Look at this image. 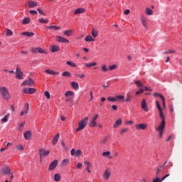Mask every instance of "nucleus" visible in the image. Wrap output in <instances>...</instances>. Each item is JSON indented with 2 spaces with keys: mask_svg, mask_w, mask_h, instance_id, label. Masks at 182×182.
<instances>
[{
  "mask_svg": "<svg viewBox=\"0 0 182 182\" xmlns=\"http://www.w3.org/2000/svg\"><path fill=\"white\" fill-rule=\"evenodd\" d=\"M167 177H170V173L166 174L164 176L161 178L162 181H164Z\"/></svg>",
  "mask_w": 182,
  "mask_h": 182,
  "instance_id": "61",
  "label": "nucleus"
},
{
  "mask_svg": "<svg viewBox=\"0 0 182 182\" xmlns=\"http://www.w3.org/2000/svg\"><path fill=\"white\" fill-rule=\"evenodd\" d=\"M69 96H75V92H73V91H67L65 93V97H69Z\"/></svg>",
  "mask_w": 182,
  "mask_h": 182,
  "instance_id": "34",
  "label": "nucleus"
},
{
  "mask_svg": "<svg viewBox=\"0 0 182 182\" xmlns=\"http://www.w3.org/2000/svg\"><path fill=\"white\" fill-rule=\"evenodd\" d=\"M73 31L72 30H67L63 32V34L65 35L66 36H72Z\"/></svg>",
  "mask_w": 182,
  "mask_h": 182,
  "instance_id": "39",
  "label": "nucleus"
},
{
  "mask_svg": "<svg viewBox=\"0 0 182 182\" xmlns=\"http://www.w3.org/2000/svg\"><path fill=\"white\" fill-rule=\"evenodd\" d=\"M97 65V63H85V66L86 68H93V66H96Z\"/></svg>",
  "mask_w": 182,
  "mask_h": 182,
  "instance_id": "33",
  "label": "nucleus"
},
{
  "mask_svg": "<svg viewBox=\"0 0 182 182\" xmlns=\"http://www.w3.org/2000/svg\"><path fill=\"white\" fill-rule=\"evenodd\" d=\"M11 116L10 113H8L6 116L1 119V123H6L8 122V119Z\"/></svg>",
  "mask_w": 182,
  "mask_h": 182,
  "instance_id": "26",
  "label": "nucleus"
},
{
  "mask_svg": "<svg viewBox=\"0 0 182 182\" xmlns=\"http://www.w3.org/2000/svg\"><path fill=\"white\" fill-rule=\"evenodd\" d=\"M141 22L144 28H147V18H146L144 16H141Z\"/></svg>",
  "mask_w": 182,
  "mask_h": 182,
  "instance_id": "20",
  "label": "nucleus"
},
{
  "mask_svg": "<svg viewBox=\"0 0 182 182\" xmlns=\"http://www.w3.org/2000/svg\"><path fill=\"white\" fill-rule=\"evenodd\" d=\"M110 176H112V171H110V169H106L102 175V178L103 180L107 181L110 178Z\"/></svg>",
  "mask_w": 182,
  "mask_h": 182,
  "instance_id": "8",
  "label": "nucleus"
},
{
  "mask_svg": "<svg viewBox=\"0 0 182 182\" xmlns=\"http://www.w3.org/2000/svg\"><path fill=\"white\" fill-rule=\"evenodd\" d=\"M119 126H122V118L118 119L113 125V129H117Z\"/></svg>",
  "mask_w": 182,
  "mask_h": 182,
  "instance_id": "21",
  "label": "nucleus"
},
{
  "mask_svg": "<svg viewBox=\"0 0 182 182\" xmlns=\"http://www.w3.org/2000/svg\"><path fill=\"white\" fill-rule=\"evenodd\" d=\"M24 127H25V122L20 123L18 127V132H22L23 130Z\"/></svg>",
  "mask_w": 182,
  "mask_h": 182,
  "instance_id": "35",
  "label": "nucleus"
},
{
  "mask_svg": "<svg viewBox=\"0 0 182 182\" xmlns=\"http://www.w3.org/2000/svg\"><path fill=\"white\" fill-rule=\"evenodd\" d=\"M135 84L136 85V86H138V87H143V85L141 84V82H140V80L135 81Z\"/></svg>",
  "mask_w": 182,
  "mask_h": 182,
  "instance_id": "50",
  "label": "nucleus"
},
{
  "mask_svg": "<svg viewBox=\"0 0 182 182\" xmlns=\"http://www.w3.org/2000/svg\"><path fill=\"white\" fill-rule=\"evenodd\" d=\"M146 14L147 15L151 16V15H153V10H151V9L146 8Z\"/></svg>",
  "mask_w": 182,
  "mask_h": 182,
  "instance_id": "42",
  "label": "nucleus"
},
{
  "mask_svg": "<svg viewBox=\"0 0 182 182\" xmlns=\"http://www.w3.org/2000/svg\"><path fill=\"white\" fill-rule=\"evenodd\" d=\"M70 154L71 156H76L77 157H79L80 156L82 155V151L80 149H77L76 151V149H73L70 151Z\"/></svg>",
  "mask_w": 182,
  "mask_h": 182,
  "instance_id": "12",
  "label": "nucleus"
},
{
  "mask_svg": "<svg viewBox=\"0 0 182 182\" xmlns=\"http://www.w3.org/2000/svg\"><path fill=\"white\" fill-rule=\"evenodd\" d=\"M39 22L40 23H48L49 21L48 19L40 18Z\"/></svg>",
  "mask_w": 182,
  "mask_h": 182,
  "instance_id": "46",
  "label": "nucleus"
},
{
  "mask_svg": "<svg viewBox=\"0 0 182 182\" xmlns=\"http://www.w3.org/2000/svg\"><path fill=\"white\" fill-rule=\"evenodd\" d=\"M29 112V103L26 102L25 104V110L20 112V116H24V114H28Z\"/></svg>",
  "mask_w": 182,
  "mask_h": 182,
  "instance_id": "16",
  "label": "nucleus"
},
{
  "mask_svg": "<svg viewBox=\"0 0 182 182\" xmlns=\"http://www.w3.org/2000/svg\"><path fill=\"white\" fill-rule=\"evenodd\" d=\"M1 174L3 176H9L12 174V171L9 166H5L1 168Z\"/></svg>",
  "mask_w": 182,
  "mask_h": 182,
  "instance_id": "6",
  "label": "nucleus"
},
{
  "mask_svg": "<svg viewBox=\"0 0 182 182\" xmlns=\"http://www.w3.org/2000/svg\"><path fill=\"white\" fill-rule=\"evenodd\" d=\"M167 53H176V50H168L164 52V55H167Z\"/></svg>",
  "mask_w": 182,
  "mask_h": 182,
  "instance_id": "54",
  "label": "nucleus"
},
{
  "mask_svg": "<svg viewBox=\"0 0 182 182\" xmlns=\"http://www.w3.org/2000/svg\"><path fill=\"white\" fill-rule=\"evenodd\" d=\"M97 35H98L97 31H96V29H95V28H92V36L93 38H97Z\"/></svg>",
  "mask_w": 182,
  "mask_h": 182,
  "instance_id": "36",
  "label": "nucleus"
},
{
  "mask_svg": "<svg viewBox=\"0 0 182 182\" xmlns=\"http://www.w3.org/2000/svg\"><path fill=\"white\" fill-rule=\"evenodd\" d=\"M62 76H64L65 77H72V74H70L69 71H65L62 73Z\"/></svg>",
  "mask_w": 182,
  "mask_h": 182,
  "instance_id": "32",
  "label": "nucleus"
},
{
  "mask_svg": "<svg viewBox=\"0 0 182 182\" xmlns=\"http://www.w3.org/2000/svg\"><path fill=\"white\" fill-rule=\"evenodd\" d=\"M45 73H47V75H59V72L53 71L52 70H46Z\"/></svg>",
  "mask_w": 182,
  "mask_h": 182,
  "instance_id": "23",
  "label": "nucleus"
},
{
  "mask_svg": "<svg viewBox=\"0 0 182 182\" xmlns=\"http://www.w3.org/2000/svg\"><path fill=\"white\" fill-rule=\"evenodd\" d=\"M68 163H69V159H63L61 166L63 167V166H68Z\"/></svg>",
  "mask_w": 182,
  "mask_h": 182,
  "instance_id": "41",
  "label": "nucleus"
},
{
  "mask_svg": "<svg viewBox=\"0 0 182 182\" xmlns=\"http://www.w3.org/2000/svg\"><path fill=\"white\" fill-rule=\"evenodd\" d=\"M28 8H36V6H38V3L33 1H29L27 3Z\"/></svg>",
  "mask_w": 182,
  "mask_h": 182,
  "instance_id": "17",
  "label": "nucleus"
},
{
  "mask_svg": "<svg viewBox=\"0 0 182 182\" xmlns=\"http://www.w3.org/2000/svg\"><path fill=\"white\" fill-rule=\"evenodd\" d=\"M77 77H79L80 79H85L86 77V75L85 74H75Z\"/></svg>",
  "mask_w": 182,
  "mask_h": 182,
  "instance_id": "48",
  "label": "nucleus"
},
{
  "mask_svg": "<svg viewBox=\"0 0 182 182\" xmlns=\"http://www.w3.org/2000/svg\"><path fill=\"white\" fill-rule=\"evenodd\" d=\"M84 163H85V164L86 166V168L87 167H90V166H91L90 162H89L87 161H85Z\"/></svg>",
  "mask_w": 182,
  "mask_h": 182,
  "instance_id": "62",
  "label": "nucleus"
},
{
  "mask_svg": "<svg viewBox=\"0 0 182 182\" xmlns=\"http://www.w3.org/2000/svg\"><path fill=\"white\" fill-rule=\"evenodd\" d=\"M59 137H60V134L59 133H57L52 141L53 146H56V144L58 143V140H59Z\"/></svg>",
  "mask_w": 182,
  "mask_h": 182,
  "instance_id": "18",
  "label": "nucleus"
},
{
  "mask_svg": "<svg viewBox=\"0 0 182 182\" xmlns=\"http://www.w3.org/2000/svg\"><path fill=\"white\" fill-rule=\"evenodd\" d=\"M55 181H60V175L59 173H55L54 176Z\"/></svg>",
  "mask_w": 182,
  "mask_h": 182,
  "instance_id": "40",
  "label": "nucleus"
},
{
  "mask_svg": "<svg viewBox=\"0 0 182 182\" xmlns=\"http://www.w3.org/2000/svg\"><path fill=\"white\" fill-rule=\"evenodd\" d=\"M89 122V117H85L78 122V127L76 129V132H80L87 126Z\"/></svg>",
  "mask_w": 182,
  "mask_h": 182,
  "instance_id": "2",
  "label": "nucleus"
},
{
  "mask_svg": "<svg viewBox=\"0 0 182 182\" xmlns=\"http://www.w3.org/2000/svg\"><path fill=\"white\" fill-rule=\"evenodd\" d=\"M71 86L75 89V90H79V84L75 82H71Z\"/></svg>",
  "mask_w": 182,
  "mask_h": 182,
  "instance_id": "30",
  "label": "nucleus"
},
{
  "mask_svg": "<svg viewBox=\"0 0 182 182\" xmlns=\"http://www.w3.org/2000/svg\"><path fill=\"white\" fill-rule=\"evenodd\" d=\"M31 52L33 53H47L46 51H45L42 48L38 47L35 48H32L31 50Z\"/></svg>",
  "mask_w": 182,
  "mask_h": 182,
  "instance_id": "10",
  "label": "nucleus"
},
{
  "mask_svg": "<svg viewBox=\"0 0 182 182\" xmlns=\"http://www.w3.org/2000/svg\"><path fill=\"white\" fill-rule=\"evenodd\" d=\"M163 179L159 177V176H156V178H153V181L152 182H162Z\"/></svg>",
  "mask_w": 182,
  "mask_h": 182,
  "instance_id": "45",
  "label": "nucleus"
},
{
  "mask_svg": "<svg viewBox=\"0 0 182 182\" xmlns=\"http://www.w3.org/2000/svg\"><path fill=\"white\" fill-rule=\"evenodd\" d=\"M133 97L132 95H130V93H127V98L125 100H124V102H132V98Z\"/></svg>",
  "mask_w": 182,
  "mask_h": 182,
  "instance_id": "31",
  "label": "nucleus"
},
{
  "mask_svg": "<svg viewBox=\"0 0 182 182\" xmlns=\"http://www.w3.org/2000/svg\"><path fill=\"white\" fill-rule=\"evenodd\" d=\"M44 95H45L46 99H50V94L49 93L48 91L44 92Z\"/></svg>",
  "mask_w": 182,
  "mask_h": 182,
  "instance_id": "53",
  "label": "nucleus"
},
{
  "mask_svg": "<svg viewBox=\"0 0 182 182\" xmlns=\"http://www.w3.org/2000/svg\"><path fill=\"white\" fill-rule=\"evenodd\" d=\"M29 14H31V15H36L38 14V11H36L35 10H31L29 11Z\"/></svg>",
  "mask_w": 182,
  "mask_h": 182,
  "instance_id": "58",
  "label": "nucleus"
},
{
  "mask_svg": "<svg viewBox=\"0 0 182 182\" xmlns=\"http://www.w3.org/2000/svg\"><path fill=\"white\" fill-rule=\"evenodd\" d=\"M52 29H54V31H59L60 29V26H51Z\"/></svg>",
  "mask_w": 182,
  "mask_h": 182,
  "instance_id": "56",
  "label": "nucleus"
},
{
  "mask_svg": "<svg viewBox=\"0 0 182 182\" xmlns=\"http://www.w3.org/2000/svg\"><path fill=\"white\" fill-rule=\"evenodd\" d=\"M56 41H57V42H60V43H69V40H68L60 36H56Z\"/></svg>",
  "mask_w": 182,
  "mask_h": 182,
  "instance_id": "14",
  "label": "nucleus"
},
{
  "mask_svg": "<svg viewBox=\"0 0 182 182\" xmlns=\"http://www.w3.org/2000/svg\"><path fill=\"white\" fill-rule=\"evenodd\" d=\"M21 85H22V86L31 87L35 85V81L33 80H32L31 78H28V80H24Z\"/></svg>",
  "mask_w": 182,
  "mask_h": 182,
  "instance_id": "7",
  "label": "nucleus"
},
{
  "mask_svg": "<svg viewBox=\"0 0 182 182\" xmlns=\"http://www.w3.org/2000/svg\"><path fill=\"white\" fill-rule=\"evenodd\" d=\"M39 153V156H40V160H42L43 157H46V156H49V154L50 153V151L43 149V148H41L38 151Z\"/></svg>",
  "mask_w": 182,
  "mask_h": 182,
  "instance_id": "4",
  "label": "nucleus"
},
{
  "mask_svg": "<svg viewBox=\"0 0 182 182\" xmlns=\"http://www.w3.org/2000/svg\"><path fill=\"white\" fill-rule=\"evenodd\" d=\"M0 93L2 97L5 99V100H8V99L11 97V95H9V91H8V89H6V87H2L0 88Z\"/></svg>",
  "mask_w": 182,
  "mask_h": 182,
  "instance_id": "3",
  "label": "nucleus"
},
{
  "mask_svg": "<svg viewBox=\"0 0 182 182\" xmlns=\"http://www.w3.org/2000/svg\"><path fill=\"white\" fill-rule=\"evenodd\" d=\"M117 68V65H112L109 66V70H114V69H116Z\"/></svg>",
  "mask_w": 182,
  "mask_h": 182,
  "instance_id": "55",
  "label": "nucleus"
},
{
  "mask_svg": "<svg viewBox=\"0 0 182 182\" xmlns=\"http://www.w3.org/2000/svg\"><path fill=\"white\" fill-rule=\"evenodd\" d=\"M154 96H158V97H161V100H162V105L164 106V107H166V100H164V97L163 95H161V94L160 93H154Z\"/></svg>",
  "mask_w": 182,
  "mask_h": 182,
  "instance_id": "19",
  "label": "nucleus"
},
{
  "mask_svg": "<svg viewBox=\"0 0 182 182\" xmlns=\"http://www.w3.org/2000/svg\"><path fill=\"white\" fill-rule=\"evenodd\" d=\"M23 25H26L28 23H31V18L29 17H26L22 21Z\"/></svg>",
  "mask_w": 182,
  "mask_h": 182,
  "instance_id": "28",
  "label": "nucleus"
},
{
  "mask_svg": "<svg viewBox=\"0 0 182 182\" xmlns=\"http://www.w3.org/2000/svg\"><path fill=\"white\" fill-rule=\"evenodd\" d=\"M135 128L136 130H146L147 129V124L141 123L135 125Z\"/></svg>",
  "mask_w": 182,
  "mask_h": 182,
  "instance_id": "9",
  "label": "nucleus"
},
{
  "mask_svg": "<svg viewBox=\"0 0 182 182\" xmlns=\"http://www.w3.org/2000/svg\"><path fill=\"white\" fill-rule=\"evenodd\" d=\"M156 107L159 112V117L160 119H161V123L156 129L157 132H159V137H162L163 136V132H164V127L166 126V120L164 114H163V109H161V107L160 106V102L159 101L156 102Z\"/></svg>",
  "mask_w": 182,
  "mask_h": 182,
  "instance_id": "1",
  "label": "nucleus"
},
{
  "mask_svg": "<svg viewBox=\"0 0 182 182\" xmlns=\"http://www.w3.org/2000/svg\"><path fill=\"white\" fill-rule=\"evenodd\" d=\"M115 98L117 99V100H123V99H124V96H123V95H117L115 97Z\"/></svg>",
  "mask_w": 182,
  "mask_h": 182,
  "instance_id": "51",
  "label": "nucleus"
},
{
  "mask_svg": "<svg viewBox=\"0 0 182 182\" xmlns=\"http://www.w3.org/2000/svg\"><path fill=\"white\" fill-rule=\"evenodd\" d=\"M85 42H95V39L92 37V36H87L85 38Z\"/></svg>",
  "mask_w": 182,
  "mask_h": 182,
  "instance_id": "29",
  "label": "nucleus"
},
{
  "mask_svg": "<svg viewBox=\"0 0 182 182\" xmlns=\"http://www.w3.org/2000/svg\"><path fill=\"white\" fill-rule=\"evenodd\" d=\"M23 136L26 140H29V139H31V136H32V134L31 133V131H27L24 133Z\"/></svg>",
  "mask_w": 182,
  "mask_h": 182,
  "instance_id": "24",
  "label": "nucleus"
},
{
  "mask_svg": "<svg viewBox=\"0 0 182 182\" xmlns=\"http://www.w3.org/2000/svg\"><path fill=\"white\" fill-rule=\"evenodd\" d=\"M21 35H23V36H28V38H32V36H33L35 33L31 32H23Z\"/></svg>",
  "mask_w": 182,
  "mask_h": 182,
  "instance_id": "27",
  "label": "nucleus"
},
{
  "mask_svg": "<svg viewBox=\"0 0 182 182\" xmlns=\"http://www.w3.org/2000/svg\"><path fill=\"white\" fill-rule=\"evenodd\" d=\"M85 11L86 10L85 9H83V8L77 9L74 11V15H79V14H85Z\"/></svg>",
  "mask_w": 182,
  "mask_h": 182,
  "instance_id": "22",
  "label": "nucleus"
},
{
  "mask_svg": "<svg viewBox=\"0 0 182 182\" xmlns=\"http://www.w3.org/2000/svg\"><path fill=\"white\" fill-rule=\"evenodd\" d=\"M16 148L18 149V150H23V146L22 145H17L16 146Z\"/></svg>",
  "mask_w": 182,
  "mask_h": 182,
  "instance_id": "59",
  "label": "nucleus"
},
{
  "mask_svg": "<svg viewBox=\"0 0 182 182\" xmlns=\"http://www.w3.org/2000/svg\"><path fill=\"white\" fill-rule=\"evenodd\" d=\"M16 79L22 80L23 79V72H22V70L19 68V67H16V70L15 73Z\"/></svg>",
  "mask_w": 182,
  "mask_h": 182,
  "instance_id": "5",
  "label": "nucleus"
},
{
  "mask_svg": "<svg viewBox=\"0 0 182 182\" xmlns=\"http://www.w3.org/2000/svg\"><path fill=\"white\" fill-rule=\"evenodd\" d=\"M67 65H68V66H72V68H76V63H73L72 61H67Z\"/></svg>",
  "mask_w": 182,
  "mask_h": 182,
  "instance_id": "43",
  "label": "nucleus"
},
{
  "mask_svg": "<svg viewBox=\"0 0 182 182\" xmlns=\"http://www.w3.org/2000/svg\"><path fill=\"white\" fill-rule=\"evenodd\" d=\"M60 48H59V46H55L53 45L51 48H50V51L53 53H55V52H59V50Z\"/></svg>",
  "mask_w": 182,
  "mask_h": 182,
  "instance_id": "25",
  "label": "nucleus"
},
{
  "mask_svg": "<svg viewBox=\"0 0 182 182\" xmlns=\"http://www.w3.org/2000/svg\"><path fill=\"white\" fill-rule=\"evenodd\" d=\"M23 93H26V95H33V93H36V89L35 88H24L23 90Z\"/></svg>",
  "mask_w": 182,
  "mask_h": 182,
  "instance_id": "11",
  "label": "nucleus"
},
{
  "mask_svg": "<svg viewBox=\"0 0 182 182\" xmlns=\"http://www.w3.org/2000/svg\"><path fill=\"white\" fill-rule=\"evenodd\" d=\"M143 92H144V90L143 88H140L139 90L136 92V95H140L143 93Z\"/></svg>",
  "mask_w": 182,
  "mask_h": 182,
  "instance_id": "57",
  "label": "nucleus"
},
{
  "mask_svg": "<svg viewBox=\"0 0 182 182\" xmlns=\"http://www.w3.org/2000/svg\"><path fill=\"white\" fill-rule=\"evenodd\" d=\"M96 122L93 121L92 119L91 120L90 123V127H96Z\"/></svg>",
  "mask_w": 182,
  "mask_h": 182,
  "instance_id": "49",
  "label": "nucleus"
},
{
  "mask_svg": "<svg viewBox=\"0 0 182 182\" xmlns=\"http://www.w3.org/2000/svg\"><path fill=\"white\" fill-rule=\"evenodd\" d=\"M58 166V160H54L48 167L49 171H52V170H55L56 167Z\"/></svg>",
  "mask_w": 182,
  "mask_h": 182,
  "instance_id": "15",
  "label": "nucleus"
},
{
  "mask_svg": "<svg viewBox=\"0 0 182 182\" xmlns=\"http://www.w3.org/2000/svg\"><path fill=\"white\" fill-rule=\"evenodd\" d=\"M101 70L102 72H107V67L106 66V65H103L102 66H101Z\"/></svg>",
  "mask_w": 182,
  "mask_h": 182,
  "instance_id": "52",
  "label": "nucleus"
},
{
  "mask_svg": "<svg viewBox=\"0 0 182 182\" xmlns=\"http://www.w3.org/2000/svg\"><path fill=\"white\" fill-rule=\"evenodd\" d=\"M141 107L144 112H149V107H147V102L146 99H143L141 102Z\"/></svg>",
  "mask_w": 182,
  "mask_h": 182,
  "instance_id": "13",
  "label": "nucleus"
},
{
  "mask_svg": "<svg viewBox=\"0 0 182 182\" xmlns=\"http://www.w3.org/2000/svg\"><path fill=\"white\" fill-rule=\"evenodd\" d=\"M124 15H129V14H130V10L129 9H127L124 11Z\"/></svg>",
  "mask_w": 182,
  "mask_h": 182,
  "instance_id": "64",
  "label": "nucleus"
},
{
  "mask_svg": "<svg viewBox=\"0 0 182 182\" xmlns=\"http://www.w3.org/2000/svg\"><path fill=\"white\" fill-rule=\"evenodd\" d=\"M127 132H129L128 128H122L120 130V134H124V133H127Z\"/></svg>",
  "mask_w": 182,
  "mask_h": 182,
  "instance_id": "44",
  "label": "nucleus"
},
{
  "mask_svg": "<svg viewBox=\"0 0 182 182\" xmlns=\"http://www.w3.org/2000/svg\"><path fill=\"white\" fill-rule=\"evenodd\" d=\"M142 89L144 90V91L151 92V89L149 88L148 87H142Z\"/></svg>",
  "mask_w": 182,
  "mask_h": 182,
  "instance_id": "60",
  "label": "nucleus"
},
{
  "mask_svg": "<svg viewBox=\"0 0 182 182\" xmlns=\"http://www.w3.org/2000/svg\"><path fill=\"white\" fill-rule=\"evenodd\" d=\"M103 157H108L109 159H112V156H110V151H105L103 152L102 154Z\"/></svg>",
  "mask_w": 182,
  "mask_h": 182,
  "instance_id": "38",
  "label": "nucleus"
},
{
  "mask_svg": "<svg viewBox=\"0 0 182 182\" xmlns=\"http://www.w3.org/2000/svg\"><path fill=\"white\" fill-rule=\"evenodd\" d=\"M133 121L129 120V121H127L126 122V124H128L129 126H132V124H133Z\"/></svg>",
  "mask_w": 182,
  "mask_h": 182,
  "instance_id": "63",
  "label": "nucleus"
},
{
  "mask_svg": "<svg viewBox=\"0 0 182 182\" xmlns=\"http://www.w3.org/2000/svg\"><path fill=\"white\" fill-rule=\"evenodd\" d=\"M107 100H109V102H117V99H116V97H107Z\"/></svg>",
  "mask_w": 182,
  "mask_h": 182,
  "instance_id": "47",
  "label": "nucleus"
},
{
  "mask_svg": "<svg viewBox=\"0 0 182 182\" xmlns=\"http://www.w3.org/2000/svg\"><path fill=\"white\" fill-rule=\"evenodd\" d=\"M6 36H12V35H14V32H12V31H11V29L6 28Z\"/></svg>",
  "mask_w": 182,
  "mask_h": 182,
  "instance_id": "37",
  "label": "nucleus"
}]
</instances>
